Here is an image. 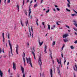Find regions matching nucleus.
<instances>
[{
  "instance_id": "59",
  "label": "nucleus",
  "mask_w": 77,
  "mask_h": 77,
  "mask_svg": "<svg viewBox=\"0 0 77 77\" xmlns=\"http://www.w3.org/2000/svg\"><path fill=\"white\" fill-rule=\"evenodd\" d=\"M73 75L74 77H75V73H73Z\"/></svg>"
},
{
  "instance_id": "51",
  "label": "nucleus",
  "mask_w": 77,
  "mask_h": 77,
  "mask_svg": "<svg viewBox=\"0 0 77 77\" xmlns=\"http://www.w3.org/2000/svg\"><path fill=\"white\" fill-rule=\"evenodd\" d=\"M57 70H58V71L60 70H59V67H57Z\"/></svg>"
},
{
  "instance_id": "39",
  "label": "nucleus",
  "mask_w": 77,
  "mask_h": 77,
  "mask_svg": "<svg viewBox=\"0 0 77 77\" xmlns=\"http://www.w3.org/2000/svg\"><path fill=\"white\" fill-rule=\"evenodd\" d=\"M42 24L44 26H45V24H44V22H42Z\"/></svg>"
},
{
  "instance_id": "6",
  "label": "nucleus",
  "mask_w": 77,
  "mask_h": 77,
  "mask_svg": "<svg viewBox=\"0 0 77 77\" xmlns=\"http://www.w3.org/2000/svg\"><path fill=\"white\" fill-rule=\"evenodd\" d=\"M67 2H68V3L67 4V6L68 8H70V1H69V0H67Z\"/></svg>"
},
{
  "instance_id": "11",
  "label": "nucleus",
  "mask_w": 77,
  "mask_h": 77,
  "mask_svg": "<svg viewBox=\"0 0 77 77\" xmlns=\"http://www.w3.org/2000/svg\"><path fill=\"white\" fill-rule=\"evenodd\" d=\"M23 62L24 63V66H26V60H25V58H24V57L23 56Z\"/></svg>"
},
{
  "instance_id": "62",
  "label": "nucleus",
  "mask_w": 77,
  "mask_h": 77,
  "mask_svg": "<svg viewBox=\"0 0 77 77\" xmlns=\"http://www.w3.org/2000/svg\"><path fill=\"white\" fill-rule=\"evenodd\" d=\"M6 55L4 56V57H4V58H5L6 57Z\"/></svg>"
},
{
  "instance_id": "9",
  "label": "nucleus",
  "mask_w": 77,
  "mask_h": 77,
  "mask_svg": "<svg viewBox=\"0 0 77 77\" xmlns=\"http://www.w3.org/2000/svg\"><path fill=\"white\" fill-rule=\"evenodd\" d=\"M50 73L51 74V77H53V70H52V69H51Z\"/></svg>"
},
{
  "instance_id": "52",
  "label": "nucleus",
  "mask_w": 77,
  "mask_h": 77,
  "mask_svg": "<svg viewBox=\"0 0 77 77\" xmlns=\"http://www.w3.org/2000/svg\"><path fill=\"white\" fill-rule=\"evenodd\" d=\"M2 52L3 53H5V51H4V49L3 48L2 49Z\"/></svg>"
},
{
  "instance_id": "28",
  "label": "nucleus",
  "mask_w": 77,
  "mask_h": 77,
  "mask_svg": "<svg viewBox=\"0 0 77 77\" xmlns=\"http://www.w3.org/2000/svg\"><path fill=\"white\" fill-rule=\"evenodd\" d=\"M9 33H8V35H7L8 39H9Z\"/></svg>"
},
{
  "instance_id": "7",
  "label": "nucleus",
  "mask_w": 77,
  "mask_h": 77,
  "mask_svg": "<svg viewBox=\"0 0 77 77\" xmlns=\"http://www.w3.org/2000/svg\"><path fill=\"white\" fill-rule=\"evenodd\" d=\"M16 53L17 54H18V45H16Z\"/></svg>"
},
{
  "instance_id": "5",
  "label": "nucleus",
  "mask_w": 77,
  "mask_h": 77,
  "mask_svg": "<svg viewBox=\"0 0 77 77\" xmlns=\"http://www.w3.org/2000/svg\"><path fill=\"white\" fill-rule=\"evenodd\" d=\"M15 63H13V69H14V70L16 69V66H15Z\"/></svg>"
},
{
  "instance_id": "49",
  "label": "nucleus",
  "mask_w": 77,
  "mask_h": 77,
  "mask_svg": "<svg viewBox=\"0 0 77 77\" xmlns=\"http://www.w3.org/2000/svg\"><path fill=\"white\" fill-rule=\"evenodd\" d=\"M75 12L76 14H77V12L76 11L74 10H73Z\"/></svg>"
},
{
  "instance_id": "46",
  "label": "nucleus",
  "mask_w": 77,
  "mask_h": 77,
  "mask_svg": "<svg viewBox=\"0 0 77 77\" xmlns=\"http://www.w3.org/2000/svg\"><path fill=\"white\" fill-rule=\"evenodd\" d=\"M2 49H1L0 48V53H2Z\"/></svg>"
},
{
  "instance_id": "60",
  "label": "nucleus",
  "mask_w": 77,
  "mask_h": 77,
  "mask_svg": "<svg viewBox=\"0 0 77 77\" xmlns=\"http://www.w3.org/2000/svg\"><path fill=\"white\" fill-rule=\"evenodd\" d=\"M52 62H53V63L54 65V60H53Z\"/></svg>"
},
{
  "instance_id": "12",
  "label": "nucleus",
  "mask_w": 77,
  "mask_h": 77,
  "mask_svg": "<svg viewBox=\"0 0 77 77\" xmlns=\"http://www.w3.org/2000/svg\"><path fill=\"white\" fill-rule=\"evenodd\" d=\"M68 36V35L67 34H64L63 35V38H66Z\"/></svg>"
},
{
  "instance_id": "16",
  "label": "nucleus",
  "mask_w": 77,
  "mask_h": 77,
  "mask_svg": "<svg viewBox=\"0 0 77 77\" xmlns=\"http://www.w3.org/2000/svg\"><path fill=\"white\" fill-rule=\"evenodd\" d=\"M30 14H31V9H30V7H29V14L30 15Z\"/></svg>"
},
{
  "instance_id": "36",
  "label": "nucleus",
  "mask_w": 77,
  "mask_h": 77,
  "mask_svg": "<svg viewBox=\"0 0 77 77\" xmlns=\"http://www.w3.org/2000/svg\"><path fill=\"white\" fill-rule=\"evenodd\" d=\"M58 23H60V21H58V22H57V25H58V26H59V24Z\"/></svg>"
},
{
  "instance_id": "8",
  "label": "nucleus",
  "mask_w": 77,
  "mask_h": 77,
  "mask_svg": "<svg viewBox=\"0 0 77 77\" xmlns=\"http://www.w3.org/2000/svg\"><path fill=\"white\" fill-rule=\"evenodd\" d=\"M21 67L22 73H24V67L22 66H21Z\"/></svg>"
},
{
  "instance_id": "64",
  "label": "nucleus",
  "mask_w": 77,
  "mask_h": 77,
  "mask_svg": "<svg viewBox=\"0 0 77 77\" xmlns=\"http://www.w3.org/2000/svg\"><path fill=\"white\" fill-rule=\"evenodd\" d=\"M27 45H28V46H29V43H27Z\"/></svg>"
},
{
  "instance_id": "15",
  "label": "nucleus",
  "mask_w": 77,
  "mask_h": 77,
  "mask_svg": "<svg viewBox=\"0 0 77 77\" xmlns=\"http://www.w3.org/2000/svg\"><path fill=\"white\" fill-rule=\"evenodd\" d=\"M36 20L35 21L36 22V23L37 25L38 26H39V25L38 24V19L37 18L36 19Z\"/></svg>"
},
{
  "instance_id": "13",
  "label": "nucleus",
  "mask_w": 77,
  "mask_h": 77,
  "mask_svg": "<svg viewBox=\"0 0 77 77\" xmlns=\"http://www.w3.org/2000/svg\"><path fill=\"white\" fill-rule=\"evenodd\" d=\"M2 37L3 38V42H4V44H5V36H4V33H2Z\"/></svg>"
},
{
  "instance_id": "37",
  "label": "nucleus",
  "mask_w": 77,
  "mask_h": 77,
  "mask_svg": "<svg viewBox=\"0 0 77 77\" xmlns=\"http://www.w3.org/2000/svg\"><path fill=\"white\" fill-rule=\"evenodd\" d=\"M20 23L21 24V25L22 26H23V23H22V20H21L20 21Z\"/></svg>"
},
{
  "instance_id": "27",
  "label": "nucleus",
  "mask_w": 77,
  "mask_h": 77,
  "mask_svg": "<svg viewBox=\"0 0 77 77\" xmlns=\"http://www.w3.org/2000/svg\"><path fill=\"white\" fill-rule=\"evenodd\" d=\"M64 47H65V44H64V45H63V47H62V50H63V48H64Z\"/></svg>"
},
{
  "instance_id": "31",
  "label": "nucleus",
  "mask_w": 77,
  "mask_h": 77,
  "mask_svg": "<svg viewBox=\"0 0 77 77\" xmlns=\"http://www.w3.org/2000/svg\"><path fill=\"white\" fill-rule=\"evenodd\" d=\"M29 31L30 32V35L31 36H32V35H31V32H30V29H29Z\"/></svg>"
},
{
  "instance_id": "3",
  "label": "nucleus",
  "mask_w": 77,
  "mask_h": 77,
  "mask_svg": "<svg viewBox=\"0 0 77 77\" xmlns=\"http://www.w3.org/2000/svg\"><path fill=\"white\" fill-rule=\"evenodd\" d=\"M34 52H35V49L33 48L32 49V53L34 56V57L35 59H36V57H35V53H34Z\"/></svg>"
},
{
  "instance_id": "24",
  "label": "nucleus",
  "mask_w": 77,
  "mask_h": 77,
  "mask_svg": "<svg viewBox=\"0 0 77 77\" xmlns=\"http://www.w3.org/2000/svg\"><path fill=\"white\" fill-rule=\"evenodd\" d=\"M48 29L50 30V25H48Z\"/></svg>"
},
{
  "instance_id": "25",
  "label": "nucleus",
  "mask_w": 77,
  "mask_h": 77,
  "mask_svg": "<svg viewBox=\"0 0 77 77\" xmlns=\"http://www.w3.org/2000/svg\"><path fill=\"white\" fill-rule=\"evenodd\" d=\"M71 15L72 16V17H74V16H76V14H71Z\"/></svg>"
},
{
  "instance_id": "1",
  "label": "nucleus",
  "mask_w": 77,
  "mask_h": 77,
  "mask_svg": "<svg viewBox=\"0 0 77 77\" xmlns=\"http://www.w3.org/2000/svg\"><path fill=\"white\" fill-rule=\"evenodd\" d=\"M26 61L27 62V63L29 64H30L32 68H33V66H32V62H31V58H30V57H29L28 58H28H27V57H26Z\"/></svg>"
},
{
  "instance_id": "58",
  "label": "nucleus",
  "mask_w": 77,
  "mask_h": 77,
  "mask_svg": "<svg viewBox=\"0 0 77 77\" xmlns=\"http://www.w3.org/2000/svg\"><path fill=\"white\" fill-rule=\"evenodd\" d=\"M6 47H8V45L7 44V43H6Z\"/></svg>"
},
{
  "instance_id": "29",
  "label": "nucleus",
  "mask_w": 77,
  "mask_h": 77,
  "mask_svg": "<svg viewBox=\"0 0 77 77\" xmlns=\"http://www.w3.org/2000/svg\"><path fill=\"white\" fill-rule=\"evenodd\" d=\"M17 8L18 9V11H19V5H17Z\"/></svg>"
},
{
  "instance_id": "43",
  "label": "nucleus",
  "mask_w": 77,
  "mask_h": 77,
  "mask_svg": "<svg viewBox=\"0 0 77 77\" xmlns=\"http://www.w3.org/2000/svg\"><path fill=\"white\" fill-rule=\"evenodd\" d=\"M23 77H25V74L23 73Z\"/></svg>"
},
{
  "instance_id": "19",
  "label": "nucleus",
  "mask_w": 77,
  "mask_h": 77,
  "mask_svg": "<svg viewBox=\"0 0 77 77\" xmlns=\"http://www.w3.org/2000/svg\"><path fill=\"white\" fill-rule=\"evenodd\" d=\"M38 6V5L37 4H35V5L34 6V8H36Z\"/></svg>"
},
{
  "instance_id": "42",
  "label": "nucleus",
  "mask_w": 77,
  "mask_h": 77,
  "mask_svg": "<svg viewBox=\"0 0 77 77\" xmlns=\"http://www.w3.org/2000/svg\"><path fill=\"white\" fill-rule=\"evenodd\" d=\"M66 27H67L68 28V29L69 28V27L68 25H66Z\"/></svg>"
},
{
  "instance_id": "34",
  "label": "nucleus",
  "mask_w": 77,
  "mask_h": 77,
  "mask_svg": "<svg viewBox=\"0 0 77 77\" xmlns=\"http://www.w3.org/2000/svg\"><path fill=\"white\" fill-rule=\"evenodd\" d=\"M64 59L65 58V57H64ZM64 64H65V62H66V60L65 59H64Z\"/></svg>"
},
{
  "instance_id": "38",
  "label": "nucleus",
  "mask_w": 77,
  "mask_h": 77,
  "mask_svg": "<svg viewBox=\"0 0 77 77\" xmlns=\"http://www.w3.org/2000/svg\"><path fill=\"white\" fill-rule=\"evenodd\" d=\"M49 11H50V10H49V9H48V10L47 11H46V13H48V12Z\"/></svg>"
},
{
  "instance_id": "35",
  "label": "nucleus",
  "mask_w": 77,
  "mask_h": 77,
  "mask_svg": "<svg viewBox=\"0 0 77 77\" xmlns=\"http://www.w3.org/2000/svg\"><path fill=\"white\" fill-rule=\"evenodd\" d=\"M26 34H27V36H28V37H29L30 36H29V32H27Z\"/></svg>"
},
{
  "instance_id": "21",
  "label": "nucleus",
  "mask_w": 77,
  "mask_h": 77,
  "mask_svg": "<svg viewBox=\"0 0 77 77\" xmlns=\"http://www.w3.org/2000/svg\"><path fill=\"white\" fill-rule=\"evenodd\" d=\"M17 77H20V74L19 73H17Z\"/></svg>"
},
{
  "instance_id": "22",
  "label": "nucleus",
  "mask_w": 77,
  "mask_h": 77,
  "mask_svg": "<svg viewBox=\"0 0 77 77\" xmlns=\"http://www.w3.org/2000/svg\"><path fill=\"white\" fill-rule=\"evenodd\" d=\"M25 23H26V26H27V24H28V25H29V23H28V20H27L25 22Z\"/></svg>"
},
{
  "instance_id": "41",
  "label": "nucleus",
  "mask_w": 77,
  "mask_h": 77,
  "mask_svg": "<svg viewBox=\"0 0 77 77\" xmlns=\"http://www.w3.org/2000/svg\"><path fill=\"white\" fill-rule=\"evenodd\" d=\"M57 62L58 63H59V60H58L57 59Z\"/></svg>"
},
{
  "instance_id": "26",
  "label": "nucleus",
  "mask_w": 77,
  "mask_h": 77,
  "mask_svg": "<svg viewBox=\"0 0 77 77\" xmlns=\"http://www.w3.org/2000/svg\"><path fill=\"white\" fill-rule=\"evenodd\" d=\"M55 45V42L54 41L52 43V45L53 46H54Z\"/></svg>"
},
{
  "instance_id": "50",
  "label": "nucleus",
  "mask_w": 77,
  "mask_h": 77,
  "mask_svg": "<svg viewBox=\"0 0 77 77\" xmlns=\"http://www.w3.org/2000/svg\"><path fill=\"white\" fill-rule=\"evenodd\" d=\"M23 55H24V56H23H23L24 57H25V53H24V52H23Z\"/></svg>"
},
{
  "instance_id": "10",
  "label": "nucleus",
  "mask_w": 77,
  "mask_h": 77,
  "mask_svg": "<svg viewBox=\"0 0 77 77\" xmlns=\"http://www.w3.org/2000/svg\"><path fill=\"white\" fill-rule=\"evenodd\" d=\"M47 46L45 45L44 48V49H45L44 51L45 53H47V52L46 51V50H47Z\"/></svg>"
},
{
  "instance_id": "48",
  "label": "nucleus",
  "mask_w": 77,
  "mask_h": 77,
  "mask_svg": "<svg viewBox=\"0 0 77 77\" xmlns=\"http://www.w3.org/2000/svg\"><path fill=\"white\" fill-rule=\"evenodd\" d=\"M61 56L62 57V58H63V54H61Z\"/></svg>"
},
{
  "instance_id": "63",
  "label": "nucleus",
  "mask_w": 77,
  "mask_h": 77,
  "mask_svg": "<svg viewBox=\"0 0 77 77\" xmlns=\"http://www.w3.org/2000/svg\"><path fill=\"white\" fill-rule=\"evenodd\" d=\"M56 27V26L55 25H54L53 26V27L54 28V27Z\"/></svg>"
},
{
  "instance_id": "61",
  "label": "nucleus",
  "mask_w": 77,
  "mask_h": 77,
  "mask_svg": "<svg viewBox=\"0 0 77 77\" xmlns=\"http://www.w3.org/2000/svg\"><path fill=\"white\" fill-rule=\"evenodd\" d=\"M40 77H41V73H40Z\"/></svg>"
},
{
  "instance_id": "14",
  "label": "nucleus",
  "mask_w": 77,
  "mask_h": 77,
  "mask_svg": "<svg viewBox=\"0 0 77 77\" xmlns=\"http://www.w3.org/2000/svg\"><path fill=\"white\" fill-rule=\"evenodd\" d=\"M39 43L40 45V46H41L42 45V44H43V42H40V41L39 40Z\"/></svg>"
},
{
  "instance_id": "54",
  "label": "nucleus",
  "mask_w": 77,
  "mask_h": 77,
  "mask_svg": "<svg viewBox=\"0 0 77 77\" xmlns=\"http://www.w3.org/2000/svg\"><path fill=\"white\" fill-rule=\"evenodd\" d=\"M55 6V8H57L58 6L57 5H54Z\"/></svg>"
},
{
  "instance_id": "33",
  "label": "nucleus",
  "mask_w": 77,
  "mask_h": 77,
  "mask_svg": "<svg viewBox=\"0 0 77 77\" xmlns=\"http://www.w3.org/2000/svg\"><path fill=\"white\" fill-rule=\"evenodd\" d=\"M7 2L8 3H10V2H11V0H8L7 1Z\"/></svg>"
},
{
  "instance_id": "56",
  "label": "nucleus",
  "mask_w": 77,
  "mask_h": 77,
  "mask_svg": "<svg viewBox=\"0 0 77 77\" xmlns=\"http://www.w3.org/2000/svg\"><path fill=\"white\" fill-rule=\"evenodd\" d=\"M50 53V56H52L51 55V54H52V52H51Z\"/></svg>"
},
{
  "instance_id": "18",
  "label": "nucleus",
  "mask_w": 77,
  "mask_h": 77,
  "mask_svg": "<svg viewBox=\"0 0 77 77\" xmlns=\"http://www.w3.org/2000/svg\"><path fill=\"white\" fill-rule=\"evenodd\" d=\"M36 51L37 53H39L40 52V50L39 49H36Z\"/></svg>"
},
{
  "instance_id": "20",
  "label": "nucleus",
  "mask_w": 77,
  "mask_h": 77,
  "mask_svg": "<svg viewBox=\"0 0 77 77\" xmlns=\"http://www.w3.org/2000/svg\"><path fill=\"white\" fill-rule=\"evenodd\" d=\"M63 41L65 42H67V41H68V40L66 39H63Z\"/></svg>"
},
{
  "instance_id": "57",
  "label": "nucleus",
  "mask_w": 77,
  "mask_h": 77,
  "mask_svg": "<svg viewBox=\"0 0 77 77\" xmlns=\"http://www.w3.org/2000/svg\"><path fill=\"white\" fill-rule=\"evenodd\" d=\"M50 57H51V59H53V57H52V56L51 55V56H50Z\"/></svg>"
},
{
  "instance_id": "47",
  "label": "nucleus",
  "mask_w": 77,
  "mask_h": 77,
  "mask_svg": "<svg viewBox=\"0 0 77 77\" xmlns=\"http://www.w3.org/2000/svg\"><path fill=\"white\" fill-rule=\"evenodd\" d=\"M32 2H33V1L32 0L31 2H30V4H32Z\"/></svg>"
},
{
  "instance_id": "30",
  "label": "nucleus",
  "mask_w": 77,
  "mask_h": 77,
  "mask_svg": "<svg viewBox=\"0 0 77 77\" xmlns=\"http://www.w3.org/2000/svg\"><path fill=\"white\" fill-rule=\"evenodd\" d=\"M31 31L32 32V33H33V27L32 26L31 27Z\"/></svg>"
},
{
  "instance_id": "40",
  "label": "nucleus",
  "mask_w": 77,
  "mask_h": 77,
  "mask_svg": "<svg viewBox=\"0 0 77 77\" xmlns=\"http://www.w3.org/2000/svg\"><path fill=\"white\" fill-rule=\"evenodd\" d=\"M74 43H75V44H77V40L75 41L74 42Z\"/></svg>"
},
{
  "instance_id": "32",
  "label": "nucleus",
  "mask_w": 77,
  "mask_h": 77,
  "mask_svg": "<svg viewBox=\"0 0 77 77\" xmlns=\"http://www.w3.org/2000/svg\"><path fill=\"white\" fill-rule=\"evenodd\" d=\"M70 48L71 49H74V47L73 46H70Z\"/></svg>"
},
{
  "instance_id": "23",
  "label": "nucleus",
  "mask_w": 77,
  "mask_h": 77,
  "mask_svg": "<svg viewBox=\"0 0 77 77\" xmlns=\"http://www.w3.org/2000/svg\"><path fill=\"white\" fill-rule=\"evenodd\" d=\"M66 11H68V12H71V10H70L68 9V8H66Z\"/></svg>"
},
{
  "instance_id": "45",
  "label": "nucleus",
  "mask_w": 77,
  "mask_h": 77,
  "mask_svg": "<svg viewBox=\"0 0 77 77\" xmlns=\"http://www.w3.org/2000/svg\"><path fill=\"white\" fill-rule=\"evenodd\" d=\"M57 11H59L60 10V9L59 8H57Z\"/></svg>"
},
{
  "instance_id": "55",
  "label": "nucleus",
  "mask_w": 77,
  "mask_h": 77,
  "mask_svg": "<svg viewBox=\"0 0 77 77\" xmlns=\"http://www.w3.org/2000/svg\"><path fill=\"white\" fill-rule=\"evenodd\" d=\"M8 73H9V74H10V69H9L8 70Z\"/></svg>"
},
{
  "instance_id": "44",
  "label": "nucleus",
  "mask_w": 77,
  "mask_h": 77,
  "mask_svg": "<svg viewBox=\"0 0 77 77\" xmlns=\"http://www.w3.org/2000/svg\"><path fill=\"white\" fill-rule=\"evenodd\" d=\"M73 29H74V30H75V31H77V29H75V28H74Z\"/></svg>"
},
{
  "instance_id": "2",
  "label": "nucleus",
  "mask_w": 77,
  "mask_h": 77,
  "mask_svg": "<svg viewBox=\"0 0 77 77\" xmlns=\"http://www.w3.org/2000/svg\"><path fill=\"white\" fill-rule=\"evenodd\" d=\"M38 62V65H39L41 69V65H42V61H41V58L40 57H39Z\"/></svg>"
},
{
  "instance_id": "17",
  "label": "nucleus",
  "mask_w": 77,
  "mask_h": 77,
  "mask_svg": "<svg viewBox=\"0 0 77 77\" xmlns=\"http://www.w3.org/2000/svg\"><path fill=\"white\" fill-rule=\"evenodd\" d=\"M24 12L25 14L26 15V16L27 15V10H24Z\"/></svg>"
},
{
  "instance_id": "53",
  "label": "nucleus",
  "mask_w": 77,
  "mask_h": 77,
  "mask_svg": "<svg viewBox=\"0 0 77 77\" xmlns=\"http://www.w3.org/2000/svg\"><path fill=\"white\" fill-rule=\"evenodd\" d=\"M60 70L58 71V74H60Z\"/></svg>"
},
{
  "instance_id": "4",
  "label": "nucleus",
  "mask_w": 77,
  "mask_h": 77,
  "mask_svg": "<svg viewBox=\"0 0 77 77\" xmlns=\"http://www.w3.org/2000/svg\"><path fill=\"white\" fill-rule=\"evenodd\" d=\"M8 42L9 43V45H10V49L11 50V52L12 55L13 54H12V46H11V42H10V40H8Z\"/></svg>"
}]
</instances>
